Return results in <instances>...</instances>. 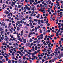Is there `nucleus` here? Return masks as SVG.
Instances as JSON below:
<instances>
[{
  "mask_svg": "<svg viewBox=\"0 0 63 63\" xmlns=\"http://www.w3.org/2000/svg\"><path fill=\"white\" fill-rule=\"evenodd\" d=\"M61 58V56H58V58H59V59H60Z\"/></svg>",
  "mask_w": 63,
  "mask_h": 63,
  "instance_id": "nucleus-50",
  "label": "nucleus"
},
{
  "mask_svg": "<svg viewBox=\"0 0 63 63\" xmlns=\"http://www.w3.org/2000/svg\"><path fill=\"white\" fill-rule=\"evenodd\" d=\"M19 47H22V46H21V45H19Z\"/></svg>",
  "mask_w": 63,
  "mask_h": 63,
  "instance_id": "nucleus-55",
  "label": "nucleus"
},
{
  "mask_svg": "<svg viewBox=\"0 0 63 63\" xmlns=\"http://www.w3.org/2000/svg\"><path fill=\"white\" fill-rule=\"evenodd\" d=\"M4 31H2L0 32V33H4Z\"/></svg>",
  "mask_w": 63,
  "mask_h": 63,
  "instance_id": "nucleus-59",
  "label": "nucleus"
},
{
  "mask_svg": "<svg viewBox=\"0 0 63 63\" xmlns=\"http://www.w3.org/2000/svg\"><path fill=\"white\" fill-rule=\"evenodd\" d=\"M22 26V24H19V25H18V26L19 27H21Z\"/></svg>",
  "mask_w": 63,
  "mask_h": 63,
  "instance_id": "nucleus-25",
  "label": "nucleus"
},
{
  "mask_svg": "<svg viewBox=\"0 0 63 63\" xmlns=\"http://www.w3.org/2000/svg\"><path fill=\"white\" fill-rule=\"evenodd\" d=\"M13 45L14 46L13 47H15V48H17L18 47L17 46H16L15 44H13Z\"/></svg>",
  "mask_w": 63,
  "mask_h": 63,
  "instance_id": "nucleus-3",
  "label": "nucleus"
},
{
  "mask_svg": "<svg viewBox=\"0 0 63 63\" xmlns=\"http://www.w3.org/2000/svg\"><path fill=\"white\" fill-rule=\"evenodd\" d=\"M20 22L21 23H22V22H23V21L22 20H21L20 21Z\"/></svg>",
  "mask_w": 63,
  "mask_h": 63,
  "instance_id": "nucleus-61",
  "label": "nucleus"
},
{
  "mask_svg": "<svg viewBox=\"0 0 63 63\" xmlns=\"http://www.w3.org/2000/svg\"><path fill=\"white\" fill-rule=\"evenodd\" d=\"M34 21H36V22H37L38 21L37 19H34Z\"/></svg>",
  "mask_w": 63,
  "mask_h": 63,
  "instance_id": "nucleus-28",
  "label": "nucleus"
},
{
  "mask_svg": "<svg viewBox=\"0 0 63 63\" xmlns=\"http://www.w3.org/2000/svg\"><path fill=\"white\" fill-rule=\"evenodd\" d=\"M9 31L11 32V33H13V31H12V30L11 29H9Z\"/></svg>",
  "mask_w": 63,
  "mask_h": 63,
  "instance_id": "nucleus-34",
  "label": "nucleus"
},
{
  "mask_svg": "<svg viewBox=\"0 0 63 63\" xmlns=\"http://www.w3.org/2000/svg\"><path fill=\"white\" fill-rule=\"evenodd\" d=\"M13 52V53H12V55H13V56H14L15 55H14V53L15 54L16 53L14 51Z\"/></svg>",
  "mask_w": 63,
  "mask_h": 63,
  "instance_id": "nucleus-20",
  "label": "nucleus"
},
{
  "mask_svg": "<svg viewBox=\"0 0 63 63\" xmlns=\"http://www.w3.org/2000/svg\"><path fill=\"white\" fill-rule=\"evenodd\" d=\"M50 19L51 20H52L53 19V18L52 17H51L50 18Z\"/></svg>",
  "mask_w": 63,
  "mask_h": 63,
  "instance_id": "nucleus-47",
  "label": "nucleus"
},
{
  "mask_svg": "<svg viewBox=\"0 0 63 63\" xmlns=\"http://www.w3.org/2000/svg\"><path fill=\"white\" fill-rule=\"evenodd\" d=\"M9 51H10V53H12L13 52V51H12L11 49L9 50Z\"/></svg>",
  "mask_w": 63,
  "mask_h": 63,
  "instance_id": "nucleus-24",
  "label": "nucleus"
},
{
  "mask_svg": "<svg viewBox=\"0 0 63 63\" xmlns=\"http://www.w3.org/2000/svg\"><path fill=\"white\" fill-rule=\"evenodd\" d=\"M59 44L60 45H61L62 43H61V41H59Z\"/></svg>",
  "mask_w": 63,
  "mask_h": 63,
  "instance_id": "nucleus-32",
  "label": "nucleus"
},
{
  "mask_svg": "<svg viewBox=\"0 0 63 63\" xmlns=\"http://www.w3.org/2000/svg\"><path fill=\"white\" fill-rule=\"evenodd\" d=\"M15 19H17V20H19V19H18V17H17L16 16L15 17Z\"/></svg>",
  "mask_w": 63,
  "mask_h": 63,
  "instance_id": "nucleus-17",
  "label": "nucleus"
},
{
  "mask_svg": "<svg viewBox=\"0 0 63 63\" xmlns=\"http://www.w3.org/2000/svg\"><path fill=\"white\" fill-rule=\"evenodd\" d=\"M29 24L30 26H33V25L32 24V23L31 22H30L29 23Z\"/></svg>",
  "mask_w": 63,
  "mask_h": 63,
  "instance_id": "nucleus-22",
  "label": "nucleus"
},
{
  "mask_svg": "<svg viewBox=\"0 0 63 63\" xmlns=\"http://www.w3.org/2000/svg\"><path fill=\"white\" fill-rule=\"evenodd\" d=\"M27 35L26 34H25L24 37H27Z\"/></svg>",
  "mask_w": 63,
  "mask_h": 63,
  "instance_id": "nucleus-53",
  "label": "nucleus"
},
{
  "mask_svg": "<svg viewBox=\"0 0 63 63\" xmlns=\"http://www.w3.org/2000/svg\"><path fill=\"white\" fill-rule=\"evenodd\" d=\"M54 53H55V56H56V55H58V54L57 53H58L57 51H54Z\"/></svg>",
  "mask_w": 63,
  "mask_h": 63,
  "instance_id": "nucleus-5",
  "label": "nucleus"
},
{
  "mask_svg": "<svg viewBox=\"0 0 63 63\" xmlns=\"http://www.w3.org/2000/svg\"><path fill=\"white\" fill-rule=\"evenodd\" d=\"M0 60H2V59L3 58V56H0Z\"/></svg>",
  "mask_w": 63,
  "mask_h": 63,
  "instance_id": "nucleus-18",
  "label": "nucleus"
},
{
  "mask_svg": "<svg viewBox=\"0 0 63 63\" xmlns=\"http://www.w3.org/2000/svg\"><path fill=\"white\" fill-rule=\"evenodd\" d=\"M30 45V44L29 43H27L26 44V46H29Z\"/></svg>",
  "mask_w": 63,
  "mask_h": 63,
  "instance_id": "nucleus-23",
  "label": "nucleus"
},
{
  "mask_svg": "<svg viewBox=\"0 0 63 63\" xmlns=\"http://www.w3.org/2000/svg\"><path fill=\"white\" fill-rule=\"evenodd\" d=\"M45 38H47V35H46V36H45Z\"/></svg>",
  "mask_w": 63,
  "mask_h": 63,
  "instance_id": "nucleus-62",
  "label": "nucleus"
},
{
  "mask_svg": "<svg viewBox=\"0 0 63 63\" xmlns=\"http://www.w3.org/2000/svg\"><path fill=\"white\" fill-rule=\"evenodd\" d=\"M17 23H18V24H20V21H18L17 22Z\"/></svg>",
  "mask_w": 63,
  "mask_h": 63,
  "instance_id": "nucleus-30",
  "label": "nucleus"
},
{
  "mask_svg": "<svg viewBox=\"0 0 63 63\" xmlns=\"http://www.w3.org/2000/svg\"><path fill=\"white\" fill-rule=\"evenodd\" d=\"M40 33H42V30H41V29H40Z\"/></svg>",
  "mask_w": 63,
  "mask_h": 63,
  "instance_id": "nucleus-52",
  "label": "nucleus"
},
{
  "mask_svg": "<svg viewBox=\"0 0 63 63\" xmlns=\"http://www.w3.org/2000/svg\"><path fill=\"white\" fill-rule=\"evenodd\" d=\"M8 63H11V61L10 60H9L8 62Z\"/></svg>",
  "mask_w": 63,
  "mask_h": 63,
  "instance_id": "nucleus-43",
  "label": "nucleus"
},
{
  "mask_svg": "<svg viewBox=\"0 0 63 63\" xmlns=\"http://www.w3.org/2000/svg\"><path fill=\"white\" fill-rule=\"evenodd\" d=\"M5 13H6V14L7 15H8V14H9V12L8 11H5L4 12Z\"/></svg>",
  "mask_w": 63,
  "mask_h": 63,
  "instance_id": "nucleus-10",
  "label": "nucleus"
},
{
  "mask_svg": "<svg viewBox=\"0 0 63 63\" xmlns=\"http://www.w3.org/2000/svg\"><path fill=\"white\" fill-rule=\"evenodd\" d=\"M1 26H3L4 27L5 26V23L4 22H2L1 23Z\"/></svg>",
  "mask_w": 63,
  "mask_h": 63,
  "instance_id": "nucleus-1",
  "label": "nucleus"
},
{
  "mask_svg": "<svg viewBox=\"0 0 63 63\" xmlns=\"http://www.w3.org/2000/svg\"><path fill=\"white\" fill-rule=\"evenodd\" d=\"M8 40H9V38L8 37L5 38V40L6 41H7Z\"/></svg>",
  "mask_w": 63,
  "mask_h": 63,
  "instance_id": "nucleus-27",
  "label": "nucleus"
},
{
  "mask_svg": "<svg viewBox=\"0 0 63 63\" xmlns=\"http://www.w3.org/2000/svg\"><path fill=\"white\" fill-rule=\"evenodd\" d=\"M37 52L36 51H34V55H35L36 54H37Z\"/></svg>",
  "mask_w": 63,
  "mask_h": 63,
  "instance_id": "nucleus-46",
  "label": "nucleus"
},
{
  "mask_svg": "<svg viewBox=\"0 0 63 63\" xmlns=\"http://www.w3.org/2000/svg\"><path fill=\"white\" fill-rule=\"evenodd\" d=\"M10 41H13V39L12 38H10V39L9 40V41L10 42Z\"/></svg>",
  "mask_w": 63,
  "mask_h": 63,
  "instance_id": "nucleus-45",
  "label": "nucleus"
},
{
  "mask_svg": "<svg viewBox=\"0 0 63 63\" xmlns=\"http://www.w3.org/2000/svg\"><path fill=\"white\" fill-rule=\"evenodd\" d=\"M22 23V24L24 23V25H26V22H24V21H23V22Z\"/></svg>",
  "mask_w": 63,
  "mask_h": 63,
  "instance_id": "nucleus-15",
  "label": "nucleus"
},
{
  "mask_svg": "<svg viewBox=\"0 0 63 63\" xmlns=\"http://www.w3.org/2000/svg\"><path fill=\"white\" fill-rule=\"evenodd\" d=\"M35 7H33L32 8V10L33 11H34L35 10Z\"/></svg>",
  "mask_w": 63,
  "mask_h": 63,
  "instance_id": "nucleus-21",
  "label": "nucleus"
},
{
  "mask_svg": "<svg viewBox=\"0 0 63 63\" xmlns=\"http://www.w3.org/2000/svg\"><path fill=\"white\" fill-rule=\"evenodd\" d=\"M12 4H13L14 5H16V4L15 3V2H12Z\"/></svg>",
  "mask_w": 63,
  "mask_h": 63,
  "instance_id": "nucleus-36",
  "label": "nucleus"
},
{
  "mask_svg": "<svg viewBox=\"0 0 63 63\" xmlns=\"http://www.w3.org/2000/svg\"><path fill=\"white\" fill-rule=\"evenodd\" d=\"M51 12H52V13H53L54 12V11L52 10H51Z\"/></svg>",
  "mask_w": 63,
  "mask_h": 63,
  "instance_id": "nucleus-51",
  "label": "nucleus"
},
{
  "mask_svg": "<svg viewBox=\"0 0 63 63\" xmlns=\"http://www.w3.org/2000/svg\"><path fill=\"white\" fill-rule=\"evenodd\" d=\"M3 31V29L2 28H0V31Z\"/></svg>",
  "mask_w": 63,
  "mask_h": 63,
  "instance_id": "nucleus-39",
  "label": "nucleus"
},
{
  "mask_svg": "<svg viewBox=\"0 0 63 63\" xmlns=\"http://www.w3.org/2000/svg\"><path fill=\"white\" fill-rule=\"evenodd\" d=\"M26 19L24 18H22V20H26Z\"/></svg>",
  "mask_w": 63,
  "mask_h": 63,
  "instance_id": "nucleus-42",
  "label": "nucleus"
},
{
  "mask_svg": "<svg viewBox=\"0 0 63 63\" xmlns=\"http://www.w3.org/2000/svg\"><path fill=\"white\" fill-rule=\"evenodd\" d=\"M20 55H21V56H22L23 55L21 53L20 54Z\"/></svg>",
  "mask_w": 63,
  "mask_h": 63,
  "instance_id": "nucleus-49",
  "label": "nucleus"
},
{
  "mask_svg": "<svg viewBox=\"0 0 63 63\" xmlns=\"http://www.w3.org/2000/svg\"><path fill=\"white\" fill-rule=\"evenodd\" d=\"M41 22L42 23H44V20H41Z\"/></svg>",
  "mask_w": 63,
  "mask_h": 63,
  "instance_id": "nucleus-37",
  "label": "nucleus"
},
{
  "mask_svg": "<svg viewBox=\"0 0 63 63\" xmlns=\"http://www.w3.org/2000/svg\"><path fill=\"white\" fill-rule=\"evenodd\" d=\"M51 43L50 42L48 44V47H51V46H50V45H51Z\"/></svg>",
  "mask_w": 63,
  "mask_h": 63,
  "instance_id": "nucleus-9",
  "label": "nucleus"
},
{
  "mask_svg": "<svg viewBox=\"0 0 63 63\" xmlns=\"http://www.w3.org/2000/svg\"><path fill=\"white\" fill-rule=\"evenodd\" d=\"M27 53L28 54H29V55H31V53H29L28 52H27Z\"/></svg>",
  "mask_w": 63,
  "mask_h": 63,
  "instance_id": "nucleus-31",
  "label": "nucleus"
},
{
  "mask_svg": "<svg viewBox=\"0 0 63 63\" xmlns=\"http://www.w3.org/2000/svg\"><path fill=\"white\" fill-rule=\"evenodd\" d=\"M22 7V5H18V8H21Z\"/></svg>",
  "mask_w": 63,
  "mask_h": 63,
  "instance_id": "nucleus-14",
  "label": "nucleus"
},
{
  "mask_svg": "<svg viewBox=\"0 0 63 63\" xmlns=\"http://www.w3.org/2000/svg\"><path fill=\"white\" fill-rule=\"evenodd\" d=\"M41 27L39 26H38V27H37V29H39V28H40Z\"/></svg>",
  "mask_w": 63,
  "mask_h": 63,
  "instance_id": "nucleus-44",
  "label": "nucleus"
},
{
  "mask_svg": "<svg viewBox=\"0 0 63 63\" xmlns=\"http://www.w3.org/2000/svg\"><path fill=\"white\" fill-rule=\"evenodd\" d=\"M20 29V28L19 27H17V30L18 31Z\"/></svg>",
  "mask_w": 63,
  "mask_h": 63,
  "instance_id": "nucleus-8",
  "label": "nucleus"
},
{
  "mask_svg": "<svg viewBox=\"0 0 63 63\" xmlns=\"http://www.w3.org/2000/svg\"><path fill=\"white\" fill-rule=\"evenodd\" d=\"M19 62L20 63H22V62H21V60L20 59H19Z\"/></svg>",
  "mask_w": 63,
  "mask_h": 63,
  "instance_id": "nucleus-19",
  "label": "nucleus"
},
{
  "mask_svg": "<svg viewBox=\"0 0 63 63\" xmlns=\"http://www.w3.org/2000/svg\"><path fill=\"white\" fill-rule=\"evenodd\" d=\"M43 38H44V37H40L38 38V40H41V39H43Z\"/></svg>",
  "mask_w": 63,
  "mask_h": 63,
  "instance_id": "nucleus-11",
  "label": "nucleus"
},
{
  "mask_svg": "<svg viewBox=\"0 0 63 63\" xmlns=\"http://www.w3.org/2000/svg\"><path fill=\"white\" fill-rule=\"evenodd\" d=\"M5 55H6V56H7L8 57H9V55H8V54H6Z\"/></svg>",
  "mask_w": 63,
  "mask_h": 63,
  "instance_id": "nucleus-57",
  "label": "nucleus"
},
{
  "mask_svg": "<svg viewBox=\"0 0 63 63\" xmlns=\"http://www.w3.org/2000/svg\"><path fill=\"white\" fill-rule=\"evenodd\" d=\"M56 3L57 5L58 6H60V5H59V3H60V2H58L57 0H56Z\"/></svg>",
  "mask_w": 63,
  "mask_h": 63,
  "instance_id": "nucleus-4",
  "label": "nucleus"
},
{
  "mask_svg": "<svg viewBox=\"0 0 63 63\" xmlns=\"http://www.w3.org/2000/svg\"><path fill=\"white\" fill-rule=\"evenodd\" d=\"M40 15L39 14H38V15L36 16V17L37 18H39V17H40Z\"/></svg>",
  "mask_w": 63,
  "mask_h": 63,
  "instance_id": "nucleus-16",
  "label": "nucleus"
},
{
  "mask_svg": "<svg viewBox=\"0 0 63 63\" xmlns=\"http://www.w3.org/2000/svg\"><path fill=\"white\" fill-rule=\"evenodd\" d=\"M5 3L6 4H8V1H7L5 2Z\"/></svg>",
  "mask_w": 63,
  "mask_h": 63,
  "instance_id": "nucleus-38",
  "label": "nucleus"
},
{
  "mask_svg": "<svg viewBox=\"0 0 63 63\" xmlns=\"http://www.w3.org/2000/svg\"><path fill=\"white\" fill-rule=\"evenodd\" d=\"M45 23L46 24H47V23H48V21H46L45 22Z\"/></svg>",
  "mask_w": 63,
  "mask_h": 63,
  "instance_id": "nucleus-58",
  "label": "nucleus"
},
{
  "mask_svg": "<svg viewBox=\"0 0 63 63\" xmlns=\"http://www.w3.org/2000/svg\"><path fill=\"white\" fill-rule=\"evenodd\" d=\"M24 52H28V51L26 50L25 49H24Z\"/></svg>",
  "mask_w": 63,
  "mask_h": 63,
  "instance_id": "nucleus-35",
  "label": "nucleus"
},
{
  "mask_svg": "<svg viewBox=\"0 0 63 63\" xmlns=\"http://www.w3.org/2000/svg\"><path fill=\"white\" fill-rule=\"evenodd\" d=\"M7 34H8V35H9V34H10V32H7Z\"/></svg>",
  "mask_w": 63,
  "mask_h": 63,
  "instance_id": "nucleus-54",
  "label": "nucleus"
},
{
  "mask_svg": "<svg viewBox=\"0 0 63 63\" xmlns=\"http://www.w3.org/2000/svg\"><path fill=\"white\" fill-rule=\"evenodd\" d=\"M54 6L55 8H57V7H58V5H57V4H55L54 5Z\"/></svg>",
  "mask_w": 63,
  "mask_h": 63,
  "instance_id": "nucleus-13",
  "label": "nucleus"
},
{
  "mask_svg": "<svg viewBox=\"0 0 63 63\" xmlns=\"http://www.w3.org/2000/svg\"><path fill=\"white\" fill-rule=\"evenodd\" d=\"M24 63H27V60L25 61V62H24Z\"/></svg>",
  "mask_w": 63,
  "mask_h": 63,
  "instance_id": "nucleus-63",
  "label": "nucleus"
},
{
  "mask_svg": "<svg viewBox=\"0 0 63 63\" xmlns=\"http://www.w3.org/2000/svg\"><path fill=\"white\" fill-rule=\"evenodd\" d=\"M40 37L41 36L42 37H43V34H41V35H40Z\"/></svg>",
  "mask_w": 63,
  "mask_h": 63,
  "instance_id": "nucleus-41",
  "label": "nucleus"
},
{
  "mask_svg": "<svg viewBox=\"0 0 63 63\" xmlns=\"http://www.w3.org/2000/svg\"><path fill=\"white\" fill-rule=\"evenodd\" d=\"M17 52L18 53H19L20 54L21 53V52H20V51H17Z\"/></svg>",
  "mask_w": 63,
  "mask_h": 63,
  "instance_id": "nucleus-26",
  "label": "nucleus"
},
{
  "mask_svg": "<svg viewBox=\"0 0 63 63\" xmlns=\"http://www.w3.org/2000/svg\"><path fill=\"white\" fill-rule=\"evenodd\" d=\"M23 43H24V44H26V39H25L23 40Z\"/></svg>",
  "mask_w": 63,
  "mask_h": 63,
  "instance_id": "nucleus-7",
  "label": "nucleus"
},
{
  "mask_svg": "<svg viewBox=\"0 0 63 63\" xmlns=\"http://www.w3.org/2000/svg\"><path fill=\"white\" fill-rule=\"evenodd\" d=\"M32 32H30L29 34V35H32Z\"/></svg>",
  "mask_w": 63,
  "mask_h": 63,
  "instance_id": "nucleus-60",
  "label": "nucleus"
},
{
  "mask_svg": "<svg viewBox=\"0 0 63 63\" xmlns=\"http://www.w3.org/2000/svg\"><path fill=\"white\" fill-rule=\"evenodd\" d=\"M45 59H43L42 61V62H45Z\"/></svg>",
  "mask_w": 63,
  "mask_h": 63,
  "instance_id": "nucleus-56",
  "label": "nucleus"
},
{
  "mask_svg": "<svg viewBox=\"0 0 63 63\" xmlns=\"http://www.w3.org/2000/svg\"><path fill=\"white\" fill-rule=\"evenodd\" d=\"M60 32V31H59V30H58V32L56 33V36L57 37V36H58V35H59V32Z\"/></svg>",
  "mask_w": 63,
  "mask_h": 63,
  "instance_id": "nucleus-2",
  "label": "nucleus"
},
{
  "mask_svg": "<svg viewBox=\"0 0 63 63\" xmlns=\"http://www.w3.org/2000/svg\"><path fill=\"white\" fill-rule=\"evenodd\" d=\"M28 29V28L27 27H24V29L25 30H27Z\"/></svg>",
  "mask_w": 63,
  "mask_h": 63,
  "instance_id": "nucleus-12",
  "label": "nucleus"
},
{
  "mask_svg": "<svg viewBox=\"0 0 63 63\" xmlns=\"http://www.w3.org/2000/svg\"><path fill=\"white\" fill-rule=\"evenodd\" d=\"M23 59L24 60H25L26 59V57L25 56H24L23 57Z\"/></svg>",
  "mask_w": 63,
  "mask_h": 63,
  "instance_id": "nucleus-29",
  "label": "nucleus"
},
{
  "mask_svg": "<svg viewBox=\"0 0 63 63\" xmlns=\"http://www.w3.org/2000/svg\"><path fill=\"white\" fill-rule=\"evenodd\" d=\"M32 48L33 49V51H35V49H34V46H33Z\"/></svg>",
  "mask_w": 63,
  "mask_h": 63,
  "instance_id": "nucleus-33",
  "label": "nucleus"
},
{
  "mask_svg": "<svg viewBox=\"0 0 63 63\" xmlns=\"http://www.w3.org/2000/svg\"><path fill=\"white\" fill-rule=\"evenodd\" d=\"M23 31L22 30L21 32V36H22L23 34Z\"/></svg>",
  "mask_w": 63,
  "mask_h": 63,
  "instance_id": "nucleus-6",
  "label": "nucleus"
},
{
  "mask_svg": "<svg viewBox=\"0 0 63 63\" xmlns=\"http://www.w3.org/2000/svg\"><path fill=\"white\" fill-rule=\"evenodd\" d=\"M26 26H30L29 24H26Z\"/></svg>",
  "mask_w": 63,
  "mask_h": 63,
  "instance_id": "nucleus-48",
  "label": "nucleus"
},
{
  "mask_svg": "<svg viewBox=\"0 0 63 63\" xmlns=\"http://www.w3.org/2000/svg\"><path fill=\"white\" fill-rule=\"evenodd\" d=\"M21 9L22 11H23V10H24V9H23V7H22L21 8Z\"/></svg>",
  "mask_w": 63,
  "mask_h": 63,
  "instance_id": "nucleus-40",
  "label": "nucleus"
},
{
  "mask_svg": "<svg viewBox=\"0 0 63 63\" xmlns=\"http://www.w3.org/2000/svg\"><path fill=\"white\" fill-rule=\"evenodd\" d=\"M61 41H63V38H62L61 39Z\"/></svg>",
  "mask_w": 63,
  "mask_h": 63,
  "instance_id": "nucleus-64",
  "label": "nucleus"
}]
</instances>
